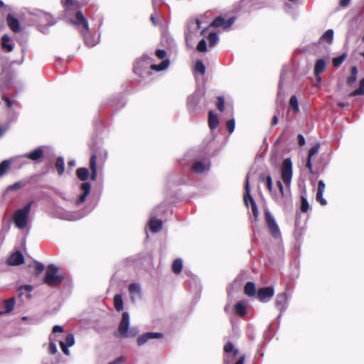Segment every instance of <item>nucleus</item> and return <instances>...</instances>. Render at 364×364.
Listing matches in <instances>:
<instances>
[{"label": "nucleus", "mask_w": 364, "mask_h": 364, "mask_svg": "<svg viewBox=\"0 0 364 364\" xmlns=\"http://www.w3.org/2000/svg\"><path fill=\"white\" fill-rule=\"evenodd\" d=\"M219 124L218 116L213 111L208 112V127L211 130L215 129Z\"/></svg>", "instance_id": "aec40b11"}, {"label": "nucleus", "mask_w": 364, "mask_h": 364, "mask_svg": "<svg viewBox=\"0 0 364 364\" xmlns=\"http://www.w3.org/2000/svg\"><path fill=\"white\" fill-rule=\"evenodd\" d=\"M194 70L196 73L204 75L205 73V66L201 60H198L196 62Z\"/></svg>", "instance_id": "ea45409f"}, {"label": "nucleus", "mask_w": 364, "mask_h": 364, "mask_svg": "<svg viewBox=\"0 0 364 364\" xmlns=\"http://www.w3.org/2000/svg\"><path fill=\"white\" fill-rule=\"evenodd\" d=\"M44 157V150L42 146H38L34 150L23 155V158L30 159L33 161L39 162Z\"/></svg>", "instance_id": "9b49d317"}, {"label": "nucleus", "mask_w": 364, "mask_h": 364, "mask_svg": "<svg viewBox=\"0 0 364 364\" xmlns=\"http://www.w3.org/2000/svg\"><path fill=\"white\" fill-rule=\"evenodd\" d=\"M234 349L233 344L231 342H228L224 346V351L225 353H231Z\"/></svg>", "instance_id": "13d9d810"}, {"label": "nucleus", "mask_w": 364, "mask_h": 364, "mask_svg": "<svg viewBox=\"0 0 364 364\" xmlns=\"http://www.w3.org/2000/svg\"><path fill=\"white\" fill-rule=\"evenodd\" d=\"M246 356L245 355H242L239 357L235 363V364H244Z\"/></svg>", "instance_id": "0e129e2a"}, {"label": "nucleus", "mask_w": 364, "mask_h": 364, "mask_svg": "<svg viewBox=\"0 0 364 364\" xmlns=\"http://www.w3.org/2000/svg\"><path fill=\"white\" fill-rule=\"evenodd\" d=\"M172 271L176 274H178L181 272L183 268V262L181 259H176L171 266Z\"/></svg>", "instance_id": "2f4dec72"}, {"label": "nucleus", "mask_w": 364, "mask_h": 364, "mask_svg": "<svg viewBox=\"0 0 364 364\" xmlns=\"http://www.w3.org/2000/svg\"><path fill=\"white\" fill-rule=\"evenodd\" d=\"M32 290H33V287L31 285H28V284L20 286L17 289V291L18 293L19 297L22 296L25 291L31 292V291H32Z\"/></svg>", "instance_id": "79ce46f5"}, {"label": "nucleus", "mask_w": 364, "mask_h": 364, "mask_svg": "<svg viewBox=\"0 0 364 364\" xmlns=\"http://www.w3.org/2000/svg\"><path fill=\"white\" fill-rule=\"evenodd\" d=\"M277 186H278V188L279 189V192L281 193L282 197H284V187H283V185H282V182L280 181H277Z\"/></svg>", "instance_id": "e2e57ef3"}, {"label": "nucleus", "mask_w": 364, "mask_h": 364, "mask_svg": "<svg viewBox=\"0 0 364 364\" xmlns=\"http://www.w3.org/2000/svg\"><path fill=\"white\" fill-rule=\"evenodd\" d=\"M1 99L5 102L6 107L7 108H11L12 107L14 101L5 95H2Z\"/></svg>", "instance_id": "6e6d98bb"}, {"label": "nucleus", "mask_w": 364, "mask_h": 364, "mask_svg": "<svg viewBox=\"0 0 364 364\" xmlns=\"http://www.w3.org/2000/svg\"><path fill=\"white\" fill-rule=\"evenodd\" d=\"M298 144L300 146H303L305 143H306V141H305V139L304 137V136L302 134H299L298 135Z\"/></svg>", "instance_id": "680f3d73"}, {"label": "nucleus", "mask_w": 364, "mask_h": 364, "mask_svg": "<svg viewBox=\"0 0 364 364\" xmlns=\"http://www.w3.org/2000/svg\"><path fill=\"white\" fill-rule=\"evenodd\" d=\"M265 221L271 235L279 238L281 235L278 225L269 210L264 212Z\"/></svg>", "instance_id": "423d86ee"}, {"label": "nucleus", "mask_w": 364, "mask_h": 364, "mask_svg": "<svg viewBox=\"0 0 364 364\" xmlns=\"http://www.w3.org/2000/svg\"><path fill=\"white\" fill-rule=\"evenodd\" d=\"M358 68L353 66L350 70V75L347 78V84L350 86L353 85L357 80Z\"/></svg>", "instance_id": "7c9ffc66"}, {"label": "nucleus", "mask_w": 364, "mask_h": 364, "mask_svg": "<svg viewBox=\"0 0 364 364\" xmlns=\"http://www.w3.org/2000/svg\"><path fill=\"white\" fill-rule=\"evenodd\" d=\"M6 22L8 26L14 33H17L21 31L19 21L18 20V18L14 17L11 14H9L7 15Z\"/></svg>", "instance_id": "2eb2a0df"}, {"label": "nucleus", "mask_w": 364, "mask_h": 364, "mask_svg": "<svg viewBox=\"0 0 364 364\" xmlns=\"http://www.w3.org/2000/svg\"><path fill=\"white\" fill-rule=\"evenodd\" d=\"M33 266H34V269H35V274L37 276L39 275L40 274H41L43 272V270L45 269V267H44L43 264H42L41 262H40L38 261H34Z\"/></svg>", "instance_id": "49530a36"}, {"label": "nucleus", "mask_w": 364, "mask_h": 364, "mask_svg": "<svg viewBox=\"0 0 364 364\" xmlns=\"http://www.w3.org/2000/svg\"><path fill=\"white\" fill-rule=\"evenodd\" d=\"M25 262L24 257L21 251H16L11 254L6 260V264L10 266H18Z\"/></svg>", "instance_id": "f8f14e48"}, {"label": "nucleus", "mask_w": 364, "mask_h": 364, "mask_svg": "<svg viewBox=\"0 0 364 364\" xmlns=\"http://www.w3.org/2000/svg\"><path fill=\"white\" fill-rule=\"evenodd\" d=\"M3 306L5 309V313H10L14 309L15 306V298L12 297L9 299L4 300Z\"/></svg>", "instance_id": "cd10ccee"}, {"label": "nucleus", "mask_w": 364, "mask_h": 364, "mask_svg": "<svg viewBox=\"0 0 364 364\" xmlns=\"http://www.w3.org/2000/svg\"><path fill=\"white\" fill-rule=\"evenodd\" d=\"M289 106L295 113L299 112V103L297 97L295 95H292L289 100Z\"/></svg>", "instance_id": "4c0bfd02"}, {"label": "nucleus", "mask_w": 364, "mask_h": 364, "mask_svg": "<svg viewBox=\"0 0 364 364\" xmlns=\"http://www.w3.org/2000/svg\"><path fill=\"white\" fill-rule=\"evenodd\" d=\"M139 331L136 328H132L122 336V338H134L137 336Z\"/></svg>", "instance_id": "09e8293b"}, {"label": "nucleus", "mask_w": 364, "mask_h": 364, "mask_svg": "<svg viewBox=\"0 0 364 364\" xmlns=\"http://www.w3.org/2000/svg\"><path fill=\"white\" fill-rule=\"evenodd\" d=\"M11 161L9 160H4L0 164V177L5 175L11 168Z\"/></svg>", "instance_id": "473e14b6"}, {"label": "nucleus", "mask_w": 364, "mask_h": 364, "mask_svg": "<svg viewBox=\"0 0 364 364\" xmlns=\"http://www.w3.org/2000/svg\"><path fill=\"white\" fill-rule=\"evenodd\" d=\"M80 188L83 191V193L77 199L76 202L77 205H80L85 201L87 196L89 195L90 192L91 185L88 182H83L81 184Z\"/></svg>", "instance_id": "a211bd4d"}, {"label": "nucleus", "mask_w": 364, "mask_h": 364, "mask_svg": "<svg viewBox=\"0 0 364 364\" xmlns=\"http://www.w3.org/2000/svg\"><path fill=\"white\" fill-rule=\"evenodd\" d=\"M350 0H341L339 5L341 7H346L350 4Z\"/></svg>", "instance_id": "338daca9"}, {"label": "nucleus", "mask_w": 364, "mask_h": 364, "mask_svg": "<svg viewBox=\"0 0 364 364\" xmlns=\"http://www.w3.org/2000/svg\"><path fill=\"white\" fill-rule=\"evenodd\" d=\"M217 100L216 107L219 111L223 112L225 109V99L223 96H218Z\"/></svg>", "instance_id": "3c124183"}, {"label": "nucleus", "mask_w": 364, "mask_h": 364, "mask_svg": "<svg viewBox=\"0 0 364 364\" xmlns=\"http://www.w3.org/2000/svg\"><path fill=\"white\" fill-rule=\"evenodd\" d=\"M77 178L82 181H85L89 177V170L87 168H79L76 171Z\"/></svg>", "instance_id": "c756f323"}, {"label": "nucleus", "mask_w": 364, "mask_h": 364, "mask_svg": "<svg viewBox=\"0 0 364 364\" xmlns=\"http://www.w3.org/2000/svg\"><path fill=\"white\" fill-rule=\"evenodd\" d=\"M320 148V144L316 143L314 146H312L309 151V155L306 161V167L309 169V172L312 174H315L316 171L313 170V166L311 164L312 157L317 154L318 149Z\"/></svg>", "instance_id": "dca6fc26"}, {"label": "nucleus", "mask_w": 364, "mask_h": 364, "mask_svg": "<svg viewBox=\"0 0 364 364\" xmlns=\"http://www.w3.org/2000/svg\"><path fill=\"white\" fill-rule=\"evenodd\" d=\"M58 272V267L53 264H48L46 269L43 283L51 288L58 287L65 279V275Z\"/></svg>", "instance_id": "f257e3e1"}, {"label": "nucleus", "mask_w": 364, "mask_h": 364, "mask_svg": "<svg viewBox=\"0 0 364 364\" xmlns=\"http://www.w3.org/2000/svg\"><path fill=\"white\" fill-rule=\"evenodd\" d=\"M1 47L6 52H11L14 49V44L11 42L9 36L6 34L1 38Z\"/></svg>", "instance_id": "412c9836"}, {"label": "nucleus", "mask_w": 364, "mask_h": 364, "mask_svg": "<svg viewBox=\"0 0 364 364\" xmlns=\"http://www.w3.org/2000/svg\"><path fill=\"white\" fill-rule=\"evenodd\" d=\"M169 64H170L169 60L166 59V60H163L159 65H156V64L151 65L149 68L151 70H155V71H161V70L166 69L168 67Z\"/></svg>", "instance_id": "bb28decb"}, {"label": "nucleus", "mask_w": 364, "mask_h": 364, "mask_svg": "<svg viewBox=\"0 0 364 364\" xmlns=\"http://www.w3.org/2000/svg\"><path fill=\"white\" fill-rule=\"evenodd\" d=\"M60 346L61 348V350L62 351L67 355H70V351L68 350V346H67L66 345H64V342L63 341H60Z\"/></svg>", "instance_id": "052dcab7"}, {"label": "nucleus", "mask_w": 364, "mask_h": 364, "mask_svg": "<svg viewBox=\"0 0 364 364\" xmlns=\"http://www.w3.org/2000/svg\"><path fill=\"white\" fill-rule=\"evenodd\" d=\"M122 362H124V358L121 356L115 359L114 361L109 363V364H121Z\"/></svg>", "instance_id": "774afa93"}, {"label": "nucleus", "mask_w": 364, "mask_h": 364, "mask_svg": "<svg viewBox=\"0 0 364 364\" xmlns=\"http://www.w3.org/2000/svg\"><path fill=\"white\" fill-rule=\"evenodd\" d=\"M325 183L323 181H319L318 183V189L317 193L316 196V199L317 202H318L321 205H326V200L323 198V194L325 191Z\"/></svg>", "instance_id": "6ab92c4d"}, {"label": "nucleus", "mask_w": 364, "mask_h": 364, "mask_svg": "<svg viewBox=\"0 0 364 364\" xmlns=\"http://www.w3.org/2000/svg\"><path fill=\"white\" fill-rule=\"evenodd\" d=\"M210 47H213L218 41V35L215 33H210L208 36Z\"/></svg>", "instance_id": "a18cd8bd"}, {"label": "nucleus", "mask_w": 364, "mask_h": 364, "mask_svg": "<svg viewBox=\"0 0 364 364\" xmlns=\"http://www.w3.org/2000/svg\"><path fill=\"white\" fill-rule=\"evenodd\" d=\"M347 58V54L346 53H343L342 55H341L340 56H338L336 58H333V65L334 67H339L343 62L344 60L346 59Z\"/></svg>", "instance_id": "58836bf2"}, {"label": "nucleus", "mask_w": 364, "mask_h": 364, "mask_svg": "<svg viewBox=\"0 0 364 364\" xmlns=\"http://www.w3.org/2000/svg\"><path fill=\"white\" fill-rule=\"evenodd\" d=\"M235 122L233 119H229L226 122V128L229 133H232L235 129Z\"/></svg>", "instance_id": "5fc2aeb1"}, {"label": "nucleus", "mask_w": 364, "mask_h": 364, "mask_svg": "<svg viewBox=\"0 0 364 364\" xmlns=\"http://www.w3.org/2000/svg\"><path fill=\"white\" fill-rule=\"evenodd\" d=\"M333 38V31L332 29L327 30L320 38V41H326L328 43H331Z\"/></svg>", "instance_id": "e433bc0d"}, {"label": "nucleus", "mask_w": 364, "mask_h": 364, "mask_svg": "<svg viewBox=\"0 0 364 364\" xmlns=\"http://www.w3.org/2000/svg\"><path fill=\"white\" fill-rule=\"evenodd\" d=\"M245 188V193L244 194V202L247 206H248V200L250 202L252 214H253L255 218L257 219L258 217V215H259V212H258L257 204H256L255 200L253 199V198L252 197V196L250 195V188L248 176L246 178Z\"/></svg>", "instance_id": "0eeeda50"}, {"label": "nucleus", "mask_w": 364, "mask_h": 364, "mask_svg": "<svg viewBox=\"0 0 364 364\" xmlns=\"http://www.w3.org/2000/svg\"><path fill=\"white\" fill-rule=\"evenodd\" d=\"M235 21V17H231L226 21L224 18L218 16L210 23V26L215 28L223 27L224 29H227L233 24Z\"/></svg>", "instance_id": "9d476101"}, {"label": "nucleus", "mask_w": 364, "mask_h": 364, "mask_svg": "<svg viewBox=\"0 0 364 364\" xmlns=\"http://www.w3.org/2000/svg\"><path fill=\"white\" fill-rule=\"evenodd\" d=\"M129 317L127 312H123L117 332L114 333L115 337H122L129 329Z\"/></svg>", "instance_id": "1a4fd4ad"}, {"label": "nucleus", "mask_w": 364, "mask_h": 364, "mask_svg": "<svg viewBox=\"0 0 364 364\" xmlns=\"http://www.w3.org/2000/svg\"><path fill=\"white\" fill-rule=\"evenodd\" d=\"M32 203L33 202L28 203L22 209H18L14 213L13 219L18 228L24 229L27 226Z\"/></svg>", "instance_id": "20e7f679"}, {"label": "nucleus", "mask_w": 364, "mask_h": 364, "mask_svg": "<svg viewBox=\"0 0 364 364\" xmlns=\"http://www.w3.org/2000/svg\"><path fill=\"white\" fill-rule=\"evenodd\" d=\"M300 209L302 213H306L309 209V202H308L307 199L304 196H302L301 197Z\"/></svg>", "instance_id": "de8ad7c7"}, {"label": "nucleus", "mask_w": 364, "mask_h": 364, "mask_svg": "<svg viewBox=\"0 0 364 364\" xmlns=\"http://www.w3.org/2000/svg\"><path fill=\"white\" fill-rule=\"evenodd\" d=\"M260 179L262 181L265 179L267 188L269 192H272L273 188V184L271 176L268 175L267 176L265 177L264 174H261Z\"/></svg>", "instance_id": "37998d69"}, {"label": "nucleus", "mask_w": 364, "mask_h": 364, "mask_svg": "<svg viewBox=\"0 0 364 364\" xmlns=\"http://www.w3.org/2000/svg\"><path fill=\"white\" fill-rule=\"evenodd\" d=\"M129 291L131 294H139L140 287L136 283L130 284L129 286Z\"/></svg>", "instance_id": "8fccbe9b"}, {"label": "nucleus", "mask_w": 364, "mask_h": 364, "mask_svg": "<svg viewBox=\"0 0 364 364\" xmlns=\"http://www.w3.org/2000/svg\"><path fill=\"white\" fill-rule=\"evenodd\" d=\"M205 169V165L201 161H196L192 166V170L196 173H201Z\"/></svg>", "instance_id": "c03bdc74"}, {"label": "nucleus", "mask_w": 364, "mask_h": 364, "mask_svg": "<svg viewBox=\"0 0 364 364\" xmlns=\"http://www.w3.org/2000/svg\"><path fill=\"white\" fill-rule=\"evenodd\" d=\"M274 294V289L272 287H261L257 292V296L259 301L267 302Z\"/></svg>", "instance_id": "6e6552de"}, {"label": "nucleus", "mask_w": 364, "mask_h": 364, "mask_svg": "<svg viewBox=\"0 0 364 364\" xmlns=\"http://www.w3.org/2000/svg\"><path fill=\"white\" fill-rule=\"evenodd\" d=\"M53 333H61L63 331V328L62 326H55L53 328Z\"/></svg>", "instance_id": "69168bd1"}, {"label": "nucleus", "mask_w": 364, "mask_h": 364, "mask_svg": "<svg viewBox=\"0 0 364 364\" xmlns=\"http://www.w3.org/2000/svg\"><path fill=\"white\" fill-rule=\"evenodd\" d=\"M326 66V63L324 59H318L316 61L314 73L315 76L316 77V80L320 82L321 78L320 77V74L322 73Z\"/></svg>", "instance_id": "f3484780"}, {"label": "nucleus", "mask_w": 364, "mask_h": 364, "mask_svg": "<svg viewBox=\"0 0 364 364\" xmlns=\"http://www.w3.org/2000/svg\"><path fill=\"white\" fill-rule=\"evenodd\" d=\"M287 301V295L286 293L282 292V293L277 294L276 301H275L276 306L277 307H279L281 309H284L285 307Z\"/></svg>", "instance_id": "b1692460"}, {"label": "nucleus", "mask_w": 364, "mask_h": 364, "mask_svg": "<svg viewBox=\"0 0 364 364\" xmlns=\"http://www.w3.org/2000/svg\"><path fill=\"white\" fill-rule=\"evenodd\" d=\"M92 148V155L90 159V168L91 170L90 178L92 181H95L97 176V166H103L107 158V153L105 150L100 147Z\"/></svg>", "instance_id": "f03ea898"}, {"label": "nucleus", "mask_w": 364, "mask_h": 364, "mask_svg": "<svg viewBox=\"0 0 364 364\" xmlns=\"http://www.w3.org/2000/svg\"><path fill=\"white\" fill-rule=\"evenodd\" d=\"M70 23L75 26H77V29L80 31L81 34L82 35L85 43L89 46H93L94 44L92 43H90L88 41L87 37L90 34L89 32V26H88V21L87 18L85 17V16L82 14V11L80 10H77L75 14V16L73 18L70 19Z\"/></svg>", "instance_id": "7ed1b4c3"}, {"label": "nucleus", "mask_w": 364, "mask_h": 364, "mask_svg": "<svg viewBox=\"0 0 364 364\" xmlns=\"http://www.w3.org/2000/svg\"><path fill=\"white\" fill-rule=\"evenodd\" d=\"M164 335L161 333H155V332H147L140 335L136 340L137 345L141 346L146 343L149 340L154 338H161Z\"/></svg>", "instance_id": "ddd939ff"}, {"label": "nucleus", "mask_w": 364, "mask_h": 364, "mask_svg": "<svg viewBox=\"0 0 364 364\" xmlns=\"http://www.w3.org/2000/svg\"><path fill=\"white\" fill-rule=\"evenodd\" d=\"M10 82L9 73L7 72H2L0 74V89L5 87Z\"/></svg>", "instance_id": "f704fd0d"}, {"label": "nucleus", "mask_w": 364, "mask_h": 364, "mask_svg": "<svg viewBox=\"0 0 364 364\" xmlns=\"http://www.w3.org/2000/svg\"><path fill=\"white\" fill-rule=\"evenodd\" d=\"M26 183L23 181H18L14 183L12 185H10L7 188V191H16L21 188H22L23 186H25Z\"/></svg>", "instance_id": "a19ab883"}, {"label": "nucleus", "mask_w": 364, "mask_h": 364, "mask_svg": "<svg viewBox=\"0 0 364 364\" xmlns=\"http://www.w3.org/2000/svg\"><path fill=\"white\" fill-rule=\"evenodd\" d=\"M55 166L58 171V175L59 176L63 175L65 171V164H64V159L63 157L59 156L56 159Z\"/></svg>", "instance_id": "c85d7f7f"}, {"label": "nucleus", "mask_w": 364, "mask_h": 364, "mask_svg": "<svg viewBox=\"0 0 364 364\" xmlns=\"http://www.w3.org/2000/svg\"><path fill=\"white\" fill-rule=\"evenodd\" d=\"M357 95H364V78H362L360 80L359 88L355 90L349 94L350 97L357 96Z\"/></svg>", "instance_id": "c9c22d12"}, {"label": "nucleus", "mask_w": 364, "mask_h": 364, "mask_svg": "<svg viewBox=\"0 0 364 364\" xmlns=\"http://www.w3.org/2000/svg\"><path fill=\"white\" fill-rule=\"evenodd\" d=\"M49 353L52 355H54L57 353V347L56 345L53 342H50L48 346Z\"/></svg>", "instance_id": "bf43d9fd"}, {"label": "nucleus", "mask_w": 364, "mask_h": 364, "mask_svg": "<svg viewBox=\"0 0 364 364\" xmlns=\"http://www.w3.org/2000/svg\"><path fill=\"white\" fill-rule=\"evenodd\" d=\"M60 2L66 14H68L73 9L77 7V2L76 0H60Z\"/></svg>", "instance_id": "4be33fe9"}, {"label": "nucleus", "mask_w": 364, "mask_h": 364, "mask_svg": "<svg viewBox=\"0 0 364 364\" xmlns=\"http://www.w3.org/2000/svg\"><path fill=\"white\" fill-rule=\"evenodd\" d=\"M74 343H75V339H74L73 335L71 333L68 334L65 338L64 345H66L67 346L70 347L74 344Z\"/></svg>", "instance_id": "864d4df0"}, {"label": "nucleus", "mask_w": 364, "mask_h": 364, "mask_svg": "<svg viewBox=\"0 0 364 364\" xmlns=\"http://www.w3.org/2000/svg\"><path fill=\"white\" fill-rule=\"evenodd\" d=\"M292 178V162L289 158L285 159L282 164V179L289 188Z\"/></svg>", "instance_id": "39448f33"}, {"label": "nucleus", "mask_w": 364, "mask_h": 364, "mask_svg": "<svg viewBox=\"0 0 364 364\" xmlns=\"http://www.w3.org/2000/svg\"><path fill=\"white\" fill-rule=\"evenodd\" d=\"M197 50L199 52H202V53L207 51L206 42L204 39H202L199 41V43L197 46Z\"/></svg>", "instance_id": "603ef678"}, {"label": "nucleus", "mask_w": 364, "mask_h": 364, "mask_svg": "<svg viewBox=\"0 0 364 364\" xmlns=\"http://www.w3.org/2000/svg\"><path fill=\"white\" fill-rule=\"evenodd\" d=\"M114 306L117 311H120L123 309V301L122 297L120 294H116L114 296Z\"/></svg>", "instance_id": "72a5a7b5"}, {"label": "nucleus", "mask_w": 364, "mask_h": 364, "mask_svg": "<svg viewBox=\"0 0 364 364\" xmlns=\"http://www.w3.org/2000/svg\"><path fill=\"white\" fill-rule=\"evenodd\" d=\"M162 221L159 219H151L149 221V229L152 232H159L162 229Z\"/></svg>", "instance_id": "5701e85b"}, {"label": "nucleus", "mask_w": 364, "mask_h": 364, "mask_svg": "<svg viewBox=\"0 0 364 364\" xmlns=\"http://www.w3.org/2000/svg\"><path fill=\"white\" fill-rule=\"evenodd\" d=\"M155 55L159 59H164L166 56V52L164 50L158 49Z\"/></svg>", "instance_id": "4d7b16f0"}, {"label": "nucleus", "mask_w": 364, "mask_h": 364, "mask_svg": "<svg viewBox=\"0 0 364 364\" xmlns=\"http://www.w3.org/2000/svg\"><path fill=\"white\" fill-rule=\"evenodd\" d=\"M235 314L239 316L242 317V316H245L247 314L245 303L242 301H238L235 305Z\"/></svg>", "instance_id": "393cba45"}, {"label": "nucleus", "mask_w": 364, "mask_h": 364, "mask_svg": "<svg viewBox=\"0 0 364 364\" xmlns=\"http://www.w3.org/2000/svg\"><path fill=\"white\" fill-rule=\"evenodd\" d=\"M244 293L248 296H254L256 294V288L254 282H248L244 287Z\"/></svg>", "instance_id": "a878e982"}, {"label": "nucleus", "mask_w": 364, "mask_h": 364, "mask_svg": "<svg viewBox=\"0 0 364 364\" xmlns=\"http://www.w3.org/2000/svg\"><path fill=\"white\" fill-rule=\"evenodd\" d=\"M134 72L142 77L151 74L146 62L144 60H139L136 63L134 67Z\"/></svg>", "instance_id": "4468645a"}]
</instances>
